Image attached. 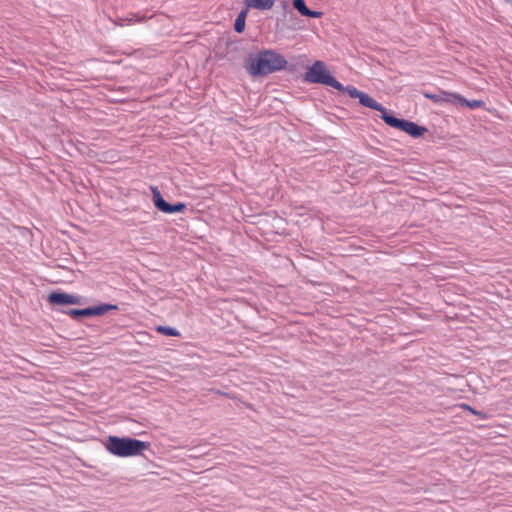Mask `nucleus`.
Listing matches in <instances>:
<instances>
[{
	"label": "nucleus",
	"mask_w": 512,
	"mask_h": 512,
	"mask_svg": "<svg viewBox=\"0 0 512 512\" xmlns=\"http://www.w3.org/2000/svg\"><path fill=\"white\" fill-rule=\"evenodd\" d=\"M304 80L308 83L331 86L336 90L344 89V86L330 74L326 64L320 60L307 67Z\"/></svg>",
	"instance_id": "obj_4"
},
{
	"label": "nucleus",
	"mask_w": 512,
	"mask_h": 512,
	"mask_svg": "<svg viewBox=\"0 0 512 512\" xmlns=\"http://www.w3.org/2000/svg\"><path fill=\"white\" fill-rule=\"evenodd\" d=\"M248 9L246 7V9H243L237 16L236 20H235V25H234V28H235V31L237 33H242L245 29V25H246V18H247V15H248Z\"/></svg>",
	"instance_id": "obj_11"
},
{
	"label": "nucleus",
	"mask_w": 512,
	"mask_h": 512,
	"mask_svg": "<svg viewBox=\"0 0 512 512\" xmlns=\"http://www.w3.org/2000/svg\"><path fill=\"white\" fill-rule=\"evenodd\" d=\"M293 6L303 16L319 18L322 15V12L310 10L304 0H293Z\"/></svg>",
	"instance_id": "obj_8"
},
{
	"label": "nucleus",
	"mask_w": 512,
	"mask_h": 512,
	"mask_svg": "<svg viewBox=\"0 0 512 512\" xmlns=\"http://www.w3.org/2000/svg\"><path fill=\"white\" fill-rule=\"evenodd\" d=\"M105 449L117 457H132L142 454L150 448V443L130 437L108 436L104 442Z\"/></svg>",
	"instance_id": "obj_3"
},
{
	"label": "nucleus",
	"mask_w": 512,
	"mask_h": 512,
	"mask_svg": "<svg viewBox=\"0 0 512 512\" xmlns=\"http://www.w3.org/2000/svg\"><path fill=\"white\" fill-rule=\"evenodd\" d=\"M445 95L447 97H453V99L458 100L462 105H465L471 109L484 106V102L482 100H467L458 93H445Z\"/></svg>",
	"instance_id": "obj_10"
},
{
	"label": "nucleus",
	"mask_w": 512,
	"mask_h": 512,
	"mask_svg": "<svg viewBox=\"0 0 512 512\" xmlns=\"http://www.w3.org/2000/svg\"><path fill=\"white\" fill-rule=\"evenodd\" d=\"M48 302L51 305H79L81 298L65 292H52L48 295Z\"/></svg>",
	"instance_id": "obj_7"
},
{
	"label": "nucleus",
	"mask_w": 512,
	"mask_h": 512,
	"mask_svg": "<svg viewBox=\"0 0 512 512\" xmlns=\"http://www.w3.org/2000/svg\"><path fill=\"white\" fill-rule=\"evenodd\" d=\"M445 93V91L441 92V94H431L428 92H424L423 95L425 98L430 99L435 103L453 102L455 100L453 99V97H447Z\"/></svg>",
	"instance_id": "obj_12"
},
{
	"label": "nucleus",
	"mask_w": 512,
	"mask_h": 512,
	"mask_svg": "<svg viewBox=\"0 0 512 512\" xmlns=\"http://www.w3.org/2000/svg\"><path fill=\"white\" fill-rule=\"evenodd\" d=\"M156 331L162 335H166V336H174V337H178L180 336V332L178 330H176L175 328H172V327H168V326H157L156 327Z\"/></svg>",
	"instance_id": "obj_13"
},
{
	"label": "nucleus",
	"mask_w": 512,
	"mask_h": 512,
	"mask_svg": "<svg viewBox=\"0 0 512 512\" xmlns=\"http://www.w3.org/2000/svg\"><path fill=\"white\" fill-rule=\"evenodd\" d=\"M115 305L111 304H103L96 307H89L85 309H70L66 311V314L69 315L73 319H77L78 317H90L94 315H102L112 309H116Z\"/></svg>",
	"instance_id": "obj_5"
},
{
	"label": "nucleus",
	"mask_w": 512,
	"mask_h": 512,
	"mask_svg": "<svg viewBox=\"0 0 512 512\" xmlns=\"http://www.w3.org/2000/svg\"><path fill=\"white\" fill-rule=\"evenodd\" d=\"M460 407L466 411H469L472 414L479 416L481 419H487V415L485 413L475 410L473 407H471L468 404L463 403L460 405Z\"/></svg>",
	"instance_id": "obj_15"
},
{
	"label": "nucleus",
	"mask_w": 512,
	"mask_h": 512,
	"mask_svg": "<svg viewBox=\"0 0 512 512\" xmlns=\"http://www.w3.org/2000/svg\"><path fill=\"white\" fill-rule=\"evenodd\" d=\"M153 202L158 210L167 214L182 212L186 208V204L181 202L174 205L169 204L157 189L153 190Z\"/></svg>",
	"instance_id": "obj_6"
},
{
	"label": "nucleus",
	"mask_w": 512,
	"mask_h": 512,
	"mask_svg": "<svg viewBox=\"0 0 512 512\" xmlns=\"http://www.w3.org/2000/svg\"><path fill=\"white\" fill-rule=\"evenodd\" d=\"M340 91L347 93L351 98H357V99H359L362 94V91L358 90L354 86L344 87V89H341Z\"/></svg>",
	"instance_id": "obj_14"
},
{
	"label": "nucleus",
	"mask_w": 512,
	"mask_h": 512,
	"mask_svg": "<svg viewBox=\"0 0 512 512\" xmlns=\"http://www.w3.org/2000/svg\"><path fill=\"white\" fill-rule=\"evenodd\" d=\"M285 58L272 51L264 50L255 56H251L245 62V69L251 76H265L285 68Z\"/></svg>",
	"instance_id": "obj_1"
},
{
	"label": "nucleus",
	"mask_w": 512,
	"mask_h": 512,
	"mask_svg": "<svg viewBox=\"0 0 512 512\" xmlns=\"http://www.w3.org/2000/svg\"><path fill=\"white\" fill-rule=\"evenodd\" d=\"M359 102L361 105L377 110L382 113L381 118L384 120V122L396 129H399L401 131H404L408 135L418 138L421 137L427 129L425 127L419 126L414 122L404 120V119H398L390 114H388L387 109L379 104L374 98H372L367 93L362 92Z\"/></svg>",
	"instance_id": "obj_2"
},
{
	"label": "nucleus",
	"mask_w": 512,
	"mask_h": 512,
	"mask_svg": "<svg viewBox=\"0 0 512 512\" xmlns=\"http://www.w3.org/2000/svg\"><path fill=\"white\" fill-rule=\"evenodd\" d=\"M244 3L247 8L270 10L275 4V0H245Z\"/></svg>",
	"instance_id": "obj_9"
}]
</instances>
